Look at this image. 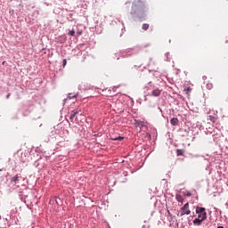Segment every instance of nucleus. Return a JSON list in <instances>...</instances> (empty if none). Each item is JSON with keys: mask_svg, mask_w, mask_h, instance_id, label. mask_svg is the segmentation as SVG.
Returning <instances> with one entry per match:
<instances>
[{"mask_svg": "<svg viewBox=\"0 0 228 228\" xmlns=\"http://www.w3.org/2000/svg\"><path fill=\"white\" fill-rule=\"evenodd\" d=\"M196 213L198 215V218H200L201 220H206V218H208V213H206L205 208L197 207Z\"/></svg>", "mask_w": 228, "mask_h": 228, "instance_id": "obj_1", "label": "nucleus"}, {"mask_svg": "<svg viewBox=\"0 0 228 228\" xmlns=\"http://www.w3.org/2000/svg\"><path fill=\"white\" fill-rule=\"evenodd\" d=\"M133 8H134V10H145V2L142 0H135L133 3Z\"/></svg>", "mask_w": 228, "mask_h": 228, "instance_id": "obj_2", "label": "nucleus"}, {"mask_svg": "<svg viewBox=\"0 0 228 228\" xmlns=\"http://www.w3.org/2000/svg\"><path fill=\"white\" fill-rule=\"evenodd\" d=\"M180 216H184V215H191V211L190 210V203H186L183 207L181 208Z\"/></svg>", "mask_w": 228, "mask_h": 228, "instance_id": "obj_3", "label": "nucleus"}, {"mask_svg": "<svg viewBox=\"0 0 228 228\" xmlns=\"http://www.w3.org/2000/svg\"><path fill=\"white\" fill-rule=\"evenodd\" d=\"M20 179H22V176L20 175H16L11 178V183H15V184H17Z\"/></svg>", "mask_w": 228, "mask_h": 228, "instance_id": "obj_4", "label": "nucleus"}, {"mask_svg": "<svg viewBox=\"0 0 228 228\" xmlns=\"http://www.w3.org/2000/svg\"><path fill=\"white\" fill-rule=\"evenodd\" d=\"M151 95L152 97H159V95H161V90H159V88L154 89L153 91H151Z\"/></svg>", "mask_w": 228, "mask_h": 228, "instance_id": "obj_5", "label": "nucleus"}, {"mask_svg": "<svg viewBox=\"0 0 228 228\" xmlns=\"http://www.w3.org/2000/svg\"><path fill=\"white\" fill-rule=\"evenodd\" d=\"M77 113H79L78 110H73L70 114V117H69V120L71 122H74V118H76V116L77 115Z\"/></svg>", "mask_w": 228, "mask_h": 228, "instance_id": "obj_6", "label": "nucleus"}, {"mask_svg": "<svg viewBox=\"0 0 228 228\" xmlns=\"http://www.w3.org/2000/svg\"><path fill=\"white\" fill-rule=\"evenodd\" d=\"M202 222H204V220L200 219V217L196 218L193 220V224L194 225H202Z\"/></svg>", "mask_w": 228, "mask_h": 228, "instance_id": "obj_7", "label": "nucleus"}, {"mask_svg": "<svg viewBox=\"0 0 228 228\" xmlns=\"http://www.w3.org/2000/svg\"><path fill=\"white\" fill-rule=\"evenodd\" d=\"M171 126H177V124H179V119L177 118H173L170 120Z\"/></svg>", "mask_w": 228, "mask_h": 228, "instance_id": "obj_8", "label": "nucleus"}, {"mask_svg": "<svg viewBox=\"0 0 228 228\" xmlns=\"http://www.w3.org/2000/svg\"><path fill=\"white\" fill-rule=\"evenodd\" d=\"M183 92H185L186 95H188V97H190V93L191 92V87L188 86V87L184 88Z\"/></svg>", "mask_w": 228, "mask_h": 228, "instance_id": "obj_9", "label": "nucleus"}, {"mask_svg": "<svg viewBox=\"0 0 228 228\" xmlns=\"http://www.w3.org/2000/svg\"><path fill=\"white\" fill-rule=\"evenodd\" d=\"M208 120H210V122H213V124H215V122H216L217 118L215 116H208Z\"/></svg>", "mask_w": 228, "mask_h": 228, "instance_id": "obj_10", "label": "nucleus"}, {"mask_svg": "<svg viewBox=\"0 0 228 228\" xmlns=\"http://www.w3.org/2000/svg\"><path fill=\"white\" fill-rule=\"evenodd\" d=\"M176 156H184V150H176Z\"/></svg>", "mask_w": 228, "mask_h": 228, "instance_id": "obj_11", "label": "nucleus"}, {"mask_svg": "<svg viewBox=\"0 0 228 228\" xmlns=\"http://www.w3.org/2000/svg\"><path fill=\"white\" fill-rule=\"evenodd\" d=\"M176 200L177 202L183 203V200H184V199L181 195H176Z\"/></svg>", "mask_w": 228, "mask_h": 228, "instance_id": "obj_12", "label": "nucleus"}, {"mask_svg": "<svg viewBox=\"0 0 228 228\" xmlns=\"http://www.w3.org/2000/svg\"><path fill=\"white\" fill-rule=\"evenodd\" d=\"M142 29H143V31H147V29H149V24L144 23V24L142 25Z\"/></svg>", "mask_w": 228, "mask_h": 228, "instance_id": "obj_13", "label": "nucleus"}, {"mask_svg": "<svg viewBox=\"0 0 228 228\" xmlns=\"http://www.w3.org/2000/svg\"><path fill=\"white\" fill-rule=\"evenodd\" d=\"M139 127H143V121H136Z\"/></svg>", "mask_w": 228, "mask_h": 228, "instance_id": "obj_14", "label": "nucleus"}, {"mask_svg": "<svg viewBox=\"0 0 228 228\" xmlns=\"http://www.w3.org/2000/svg\"><path fill=\"white\" fill-rule=\"evenodd\" d=\"M69 35L70 37H74V35H76V31L70 30V31L69 32Z\"/></svg>", "mask_w": 228, "mask_h": 228, "instance_id": "obj_15", "label": "nucleus"}, {"mask_svg": "<svg viewBox=\"0 0 228 228\" xmlns=\"http://www.w3.org/2000/svg\"><path fill=\"white\" fill-rule=\"evenodd\" d=\"M113 140H118V141H119V142H122V140H124V137L118 136V137L113 139Z\"/></svg>", "mask_w": 228, "mask_h": 228, "instance_id": "obj_16", "label": "nucleus"}, {"mask_svg": "<svg viewBox=\"0 0 228 228\" xmlns=\"http://www.w3.org/2000/svg\"><path fill=\"white\" fill-rule=\"evenodd\" d=\"M66 65H67V59H63L62 67H65Z\"/></svg>", "mask_w": 228, "mask_h": 228, "instance_id": "obj_17", "label": "nucleus"}, {"mask_svg": "<svg viewBox=\"0 0 228 228\" xmlns=\"http://www.w3.org/2000/svg\"><path fill=\"white\" fill-rule=\"evenodd\" d=\"M185 195H186V197H191V192H187Z\"/></svg>", "mask_w": 228, "mask_h": 228, "instance_id": "obj_18", "label": "nucleus"}, {"mask_svg": "<svg viewBox=\"0 0 228 228\" xmlns=\"http://www.w3.org/2000/svg\"><path fill=\"white\" fill-rule=\"evenodd\" d=\"M0 220H1V216H0Z\"/></svg>", "mask_w": 228, "mask_h": 228, "instance_id": "obj_19", "label": "nucleus"}]
</instances>
